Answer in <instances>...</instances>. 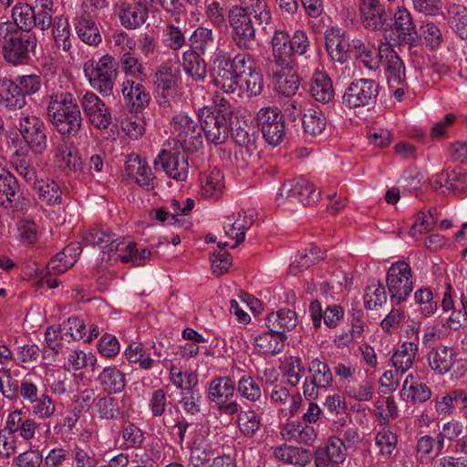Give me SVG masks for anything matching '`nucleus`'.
I'll use <instances>...</instances> for the list:
<instances>
[{
    "label": "nucleus",
    "instance_id": "nucleus-31",
    "mask_svg": "<svg viewBox=\"0 0 467 467\" xmlns=\"http://www.w3.org/2000/svg\"><path fill=\"white\" fill-rule=\"evenodd\" d=\"M287 337L274 331L264 332L254 338V347L265 356H275L282 352Z\"/></svg>",
    "mask_w": 467,
    "mask_h": 467
},
{
    "label": "nucleus",
    "instance_id": "nucleus-52",
    "mask_svg": "<svg viewBox=\"0 0 467 467\" xmlns=\"http://www.w3.org/2000/svg\"><path fill=\"white\" fill-rule=\"evenodd\" d=\"M238 394L251 402L261 400L262 390L259 382L251 376L244 375L240 378L236 387Z\"/></svg>",
    "mask_w": 467,
    "mask_h": 467
},
{
    "label": "nucleus",
    "instance_id": "nucleus-33",
    "mask_svg": "<svg viewBox=\"0 0 467 467\" xmlns=\"http://www.w3.org/2000/svg\"><path fill=\"white\" fill-rule=\"evenodd\" d=\"M419 347L414 342L402 343L391 357L392 366L396 372L406 373L414 364Z\"/></svg>",
    "mask_w": 467,
    "mask_h": 467
},
{
    "label": "nucleus",
    "instance_id": "nucleus-28",
    "mask_svg": "<svg viewBox=\"0 0 467 467\" xmlns=\"http://www.w3.org/2000/svg\"><path fill=\"white\" fill-rule=\"evenodd\" d=\"M282 439L288 442H296L306 446L312 445L317 433L313 427L301 422H287L280 430Z\"/></svg>",
    "mask_w": 467,
    "mask_h": 467
},
{
    "label": "nucleus",
    "instance_id": "nucleus-18",
    "mask_svg": "<svg viewBox=\"0 0 467 467\" xmlns=\"http://www.w3.org/2000/svg\"><path fill=\"white\" fill-rule=\"evenodd\" d=\"M80 103L89 121L96 128L107 129L111 123V116L105 103L93 92H86Z\"/></svg>",
    "mask_w": 467,
    "mask_h": 467
},
{
    "label": "nucleus",
    "instance_id": "nucleus-59",
    "mask_svg": "<svg viewBox=\"0 0 467 467\" xmlns=\"http://www.w3.org/2000/svg\"><path fill=\"white\" fill-rule=\"evenodd\" d=\"M387 301V294L380 283H375L367 287L364 295L365 306L368 309H375L381 306Z\"/></svg>",
    "mask_w": 467,
    "mask_h": 467
},
{
    "label": "nucleus",
    "instance_id": "nucleus-29",
    "mask_svg": "<svg viewBox=\"0 0 467 467\" xmlns=\"http://www.w3.org/2000/svg\"><path fill=\"white\" fill-rule=\"evenodd\" d=\"M121 93L127 105L135 110L144 109L150 100V93L142 85V81H123Z\"/></svg>",
    "mask_w": 467,
    "mask_h": 467
},
{
    "label": "nucleus",
    "instance_id": "nucleus-38",
    "mask_svg": "<svg viewBox=\"0 0 467 467\" xmlns=\"http://www.w3.org/2000/svg\"><path fill=\"white\" fill-rule=\"evenodd\" d=\"M392 28L403 40H410L416 34V26L410 12L403 5L397 6L393 13Z\"/></svg>",
    "mask_w": 467,
    "mask_h": 467
},
{
    "label": "nucleus",
    "instance_id": "nucleus-57",
    "mask_svg": "<svg viewBox=\"0 0 467 467\" xmlns=\"http://www.w3.org/2000/svg\"><path fill=\"white\" fill-rule=\"evenodd\" d=\"M414 299L419 306V310L424 317H431L437 310L438 304L430 288L418 289L414 294Z\"/></svg>",
    "mask_w": 467,
    "mask_h": 467
},
{
    "label": "nucleus",
    "instance_id": "nucleus-54",
    "mask_svg": "<svg viewBox=\"0 0 467 467\" xmlns=\"http://www.w3.org/2000/svg\"><path fill=\"white\" fill-rule=\"evenodd\" d=\"M254 215V209L248 207L246 209H242L238 213L237 218L234 219L235 227H237V232L235 234V243L232 245V248L237 247L239 244L244 241L245 232L253 224Z\"/></svg>",
    "mask_w": 467,
    "mask_h": 467
},
{
    "label": "nucleus",
    "instance_id": "nucleus-36",
    "mask_svg": "<svg viewBox=\"0 0 467 467\" xmlns=\"http://www.w3.org/2000/svg\"><path fill=\"white\" fill-rule=\"evenodd\" d=\"M352 55L358 59L364 67L370 70L379 68L382 57L379 56V47L378 50L365 45L360 39H353L351 41Z\"/></svg>",
    "mask_w": 467,
    "mask_h": 467
},
{
    "label": "nucleus",
    "instance_id": "nucleus-9",
    "mask_svg": "<svg viewBox=\"0 0 467 467\" xmlns=\"http://www.w3.org/2000/svg\"><path fill=\"white\" fill-rule=\"evenodd\" d=\"M307 372L308 376L303 383V394L308 400H315L320 390H327L332 386L333 374L329 366L319 358L308 363Z\"/></svg>",
    "mask_w": 467,
    "mask_h": 467
},
{
    "label": "nucleus",
    "instance_id": "nucleus-23",
    "mask_svg": "<svg viewBox=\"0 0 467 467\" xmlns=\"http://www.w3.org/2000/svg\"><path fill=\"white\" fill-rule=\"evenodd\" d=\"M431 185L435 191L441 190L442 193L445 191L460 192L467 189V173L461 170L442 171L431 179Z\"/></svg>",
    "mask_w": 467,
    "mask_h": 467
},
{
    "label": "nucleus",
    "instance_id": "nucleus-39",
    "mask_svg": "<svg viewBox=\"0 0 467 467\" xmlns=\"http://www.w3.org/2000/svg\"><path fill=\"white\" fill-rule=\"evenodd\" d=\"M420 188V182L414 177H402L397 187H392L386 192L385 201L389 204H396L401 196L417 195Z\"/></svg>",
    "mask_w": 467,
    "mask_h": 467
},
{
    "label": "nucleus",
    "instance_id": "nucleus-4",
    "mask_svg": "<svg viewBox=\"0 0 467 467\" xmlns=\"http://www.w3.org/2000/svg\"><path fill=\"white\" fill-rule=\"evenodd\" d=\"M413 272L409 263L403 260L393 263L386 275V285L390 300L401 304L413 290Z\"/></svg>",
    "mask_w": 467,
    "mask_h": 467
},
{
    "label": "nucleus",
    "instance_id": "nucleus-20",
    "mask_svg": "<svg viewBox=\"0 0 467 467\" xmlns=\"http://www.w3.org/2000/svg\"><path fill=\"white\" fill-rule=\"evenodd\" d=\"M83 242L91 246H98L103 254L123 251L125 240L116 237L115 234L100 228L90 229L83 234Z\"/></svg>",
    "mask_w": 467,
    "mask_h": 467
},
{
    "label": "nucleus",
    "instance_id": "nucleus-14",
    "mask_svg": "<svg viewBox=\"0 0 467 467\" xmlns=\"http://www.w3.org/2000/svg\"><path fill=\"white\" fill-rule=\"evenodd\" d=\"M213 83L217 88L227 94L234 93L238 88H241L234 67L231 57L223 50L215 54L213 60Z\"/></svg>",
    "mask_w": 467,
    "mask_h": 467
},
{
    "label": "nucleus",
    "instance_id": "nucleus-45",
    "mask_svg": "<svg viewBox=\"0 0 467 467\" xmlns=\"http://www.w3.org/2000/svg\"><path fill=\"white\" fill-rule=\"evenodd\" d=\"M182 66L193 80H203L206 77V65L202 58L193 50L185 51L182 55Z\"/></svg>",
    "mask_w": 467,
    "mask_h": 467
},
{
    "label": "nucleus",
    "instance_id": "nucleus-64",
    "mask_svg": "<svg viewBox=\"0 0 467 467\" xmlns=\"http://www.w3.org/2000/svg\"><path fill=\"white\" fill-rule=\"evenodd\" d=\"M213 455L211 445L194 443L191 449L190 462L193 467H204Z\"/></svg>",
    "mask_w": 467,
    "mask_h": 467
},
{
    "label": "nucleus",
    "instance_id": "nucleus-7",
    "mask_svg": "<svg viewBox=\"0 0 467 467\" xmlns=\"http://www.w3.org/2000/svg\"><path fill=\"white\" fill-rule=\"evenodd\" d=\"M171 127L176 140L174 144L182 149L194 151L202 145L201 128L187 114L180 113L174 116Z\"/></svg>",
    "mask_w": 467,
    "mask_h": 467
},
{
    "label": "nucleus",
    "instance_id": "nucleus-10",
    "mask_svg": "<svg viewBox=\"0 0 467 467\" xmlns=\"http://www.w3.org/2000/svg\"><path fill=\"white\" fill-rule=\"evenodd\" d=\"M379 95V85L373 79L359 78L352 81L343 95V104L349 109L369 106Z\"/></svg>",
    "mask_w": 467,
    "mask_h": 467
},
{
    "label": "nucleus",
    "instance_id": "nucleus-60",
    "mask_svg": "<svg viewBox=\"0 0 467 467\" xmlns=\"http://www.w3.org/2000/svg\"><path fill=\"white\" fill-rule=\"evenodd\" d=\"M420 36L423 37L426 45L431 48H437L441 46L443 38L438 26L432 21H424L420 26Z\"/></svg>",
    "mask_w": 467,
    "mask_h": 467
},
{
    "label": "nucleus",
    "instance_id": "nucleus-21",
    "mask_svg": "<svg viewBox=\"0 0 467 467\" xmlns=\"http://www.w3.org/2000/svg\"><path fill=\"white\" fill-rule=\"evenodd\" d=\"M456 357L455 349L444 345L433 347L426 354L429 367L438 376H444L452 369Z\"/></svg>",
    "mask_w": 467,
    "mask_h": 467
},
{
    "label": "nucleus",
    "instance_id": "nucleus-3",
    "mask_svg": "<svg viewBox=\"0 0 467 467\" xmlns=\"http://www.w3.org/2000/svg\"><path fill=\"white\" fill-rule=\"evenodd\" d=\"M83 70L90 86L102 95L111 94L117 78L115 58L104 55L99 60L89 59L83 65Z\"/></svg>",
    "mask_w": 467,
    "mask_h": 467
},
{
    "label": "nucleus",
    "instance_id": "nucleus-19",
    "mask_svg": "<svg viewBox=\"0 0 467 467\" xmlns=\"http://www.w3.org/2000/svg\"><path fill=\"white\" fill-rule=\"evenodd\" d=\"M29 76L19 77L22 87L10 79H0V103L11 109H21L26 105V95L27 93V78Z\"/></svg>",
    "mask_w": 467,
    "mask_h": 467
},
{
    "label": "nucleus",
    "instance_id": "nucleus-63",
    "mask_svg": "<svg viewBox=\"0 0 467 467\" xmlns=\"http://www.w3.org/2000/svg\"><path fill=\"white\" fill-rule=\"evenodd\" d=\"M397 436L388 429L379 431L376 437L375 442L380 453L385 457H390L397 447Z\"/></svg>",
    "mask_w": 467,
    "mask_h": 467
},
{
    "label": "nucleus",
    "instance_id": "nucleus-51",
    "mask_svg": "<svg viewBox=\"0 0 467 467\" xmlns=\"http://www.w3.org/2000/svg\"><path fill=\"white\" fill-rule=\"evenodd\" d=\"M170 380L179 389L192 390L198 385V375L193 371H182L172 365L170 368Z\"/></svg>",
    "mask_w": 467,
    "mask_h": 467
},
{
    "label": "nucleus",
    "instance_id": "nucleus-32",
    "mask_svg": "<svg viewBox=\"0 0 467 467\" xmlns=\"http://www.w3.org/2000/svg\"><path fill=\"white\" fill-rule=\"evenodd\" d=\"M344 394L351 400L359 402H368L373 399L374 387L367 377L358 376L342 389Z\"/></svg>",
    "mask_w": 467,
    "mask_h": 467
},
{
    "label": "nucleus",
    "instance_id": "nucleus-47",
    "mask_svg": "<svg viewBox=\"0 0 467 467\" xmlns=\"http://www.w3.org/2000/svg\"><path fill=\"white\" fill-rule=\"evenodd\" d=\"M6 428L10 433L19 432L26 441L29 440V415L27 410L16 409L9 414Z\"/></svg>",
    "mask_w": 467,
    "mask_h": 467
},
{
    "label": "nucleus",
    "instance_id": "nucleus-6",
    "mask_svg": "<svg viewBox=\"0 0 467 467\" xmlns=\"http://www.w3.org/2000/svg\"><path fill=\"white\" fill-rule=\"evenodd\" d=\"M256 124L265 141L273 146L280 144L285 135V124L282 111L275 106L259 109Z\"/></svg>",
    "mask_w": 467,
    "mask_h": 467
},
{
    "label": "nucleus",
    "instance_id": "nucleus-30",
    "mask_svg": "<svg viewBox=\"0 0 467 467\" xmlns=\"http://www.w3.org/2000/svg\"><path fill=\"white\" fill-rule=\"evenodd\" d=\"M272 78L275 90L285 97L296 95L299 88V77L293 71V68H287L275 71H266Z\"/></svg>",
    "mask_w": 467,
    "mask_h": 467
},
{
    "label": "nucleus",
    "instance_id": "nucleus-58",
    "mask_svg": "<svg viewBox=\"0 0 467 467\" xmlns=\"http://www.w3.org/2000/svg\"><path fill=\"white\" fill-rule=\"evenodd\" d=\"M94 409L95 413L101 420H113L119 412L118 400L110 396L98 399Z\"/></svg>",
    "mask_w": 467,
    "mask_h": 467
},
{
    "label": "nucleus",
    "instance_id": "nucleus-11",
    "mask_svg": "<svg viewBox=\"0 0 467 467\" xmlns=\"http://www.w3.org/2000/svg\"><path fill=\"white\" fill-rule=\"evenodd\" d=\"M272 55L265 61L266 71L294 68L296 57L289 44V36L282 30H275L272 37Z\"/></svg>",
    "mask_w": 467,
    "mask_h": 467
},
{
    "label": "nucleus",
    "instance_id": "nucleus-40",
    "mask_svg": "<svg viewBox=\"0 0 467 467\" xmlns=\"http://www.w3.org/2000/svg\"><path fill=\"white\" fill-rule=\"evenodd\" d=\"M447 19L451 27L462 39L467 38V8L458 3H448Z\"/></svg>",
    "mask_w": 467,
    "mask_h": 467
},
{
    "label": "nucleus",
    "instance_id": "nucleus-13",
    "mask_svg": "<svg viewBox=\"0 0 467 467\" xmlns=\"http://www.w3.org/2000/svg\"><path fill=\"white\" fill-rule=\"evenodd\" d=\"M201 130L208 141L219 145L226 141L229 125L223 115L215 114L210 107H202L198 111Z\"/></svg>",
    "mask_w": 467,
    "mask_h": 467
},
{
    "label": "nucleus",
    "instance_id": "nucleus-12",
    "mask_svg": "<svg viewBox=\"0 0 467 467\" xmlns=\"http://www.w3.org/2000/svg\"><path fill=\"white\" fill-rule=\"evenodd\" d=\"M235 386L228 377L213 379L209 385L208 399L216 403L218 410L227 415H234L239 410V404L232 400Z\"/></svg>",
    "mask_w": 467,
    "mask_h": 467
},
{
    "label": "nucleus",
    "instance_id": "nucleus-34",
    "mask_svg": "<svg viewBox=\"0 0 467 467\" xmlns=\"http://www.w3.org/2000/svg\"><path fill=\"white\" fill-rule=\"evenodd\" d=\"M78 37L86 44L98 46L101 42L99 30L92 16L87 12L82 13L75 25Z\"/></svg>",
    "mask_w": 467,
    "mask_h": 467
},
{
    "label": "nucleus",
    "instance_id": "nucleus-16",
    "mask_svg": "<svg viewBox=\"0 0 467 467\" xmlns=\"http://www.w3.org/2000/svg\"><path fill=\"white\" fill-rule=\"evenodd\" d=\"M359 18L362 26L369 31H380L388 25V16L380 0H358Z\"/></svg>",
    "mask_w": 467,
    "mask_h": 467
},
{
    "label": "nucleus",
    "instance_id": "nucleus-25",
    "mask_svg": "<svg viewBox=\"0 0 467 467\" xmlns=\"http://www.w3.org/2000/svg\"><path fill=\"white\" fill-rule=\"evenodd\" d=\"M125 169L128 175L139 185L146 189L153 187L154 174L144 159L136 154L129 155L125 161Z\"/></svg>",
    "mask_w": 467,
    "mask_h": 467
},
{
    "label": "nucleus",
    "instance_id": "nucleus-37",
    "mask_svg": "<svg viewBox=\"0 0 467 467\" xmlns=\"http://www.w3.org/2000/svg\"><path fill=\"white\" fill-rule=\"evenodd\" d=\"M117 14L124 27L134 29L145 23L149 10L137 4L135 5H122L119 7Z\"/></svg>",
    "mask_w": 467,
    "mask_h": 467
},
{
    "label": "nucleus",
    "instance_id": "nucleus-53",
    "mask_svg": "<svg viewBox=\"0 0 467 467\" xmlns=\"http://www.w3.org/2000/svg\"><path fill=\"white\" fill-rule=\"evenodd\" d=\"M31 153L41 155L47 147L45 124L37 118L31 119Z\"/></svg>",
    "mask_w": 467,
    "mask_h": 467
},
{
    "label": "nucleus",
    "instance_id": "nucleus-5",
    "mask_svg": "<svg viewBox=\"0 0 467 467\" xmlns=\"http://www.w3.org/2000/svg\"><path fill=\"white\" fill-rule=\"evenodd\" d=\"M188 150H183L174 144L172 147L169 144L163 148L153 164L156 170L163 171L168 176L176 181H185L188 176Z\"/></svg>",
    "mask_w": 467,
    "mask_h": 467
},
{
    "label": "nucleus",
    "instance_id": "nucleus-49",
    "mask_svg": "<svg viewBox=\"0 0 467 467\" xmlns=\"http://www.w3.org/2000/svg\"><path fill=\"white\" fill-rule=\"evenodd\" d=\"M109 47L112 52L121 56L132 54L136 47V41L126 32L117 30L109 38Z\"/></svg>",
    "mask_w": 467,
    "mask_h": 467
},
{
    "label": "nucleus",
    "instance_id": "nucleus-26",
    "mask_svg": "<svg viewBox=\"0 0 467 467\" xmlns=\"http://www.w3.org/2000/svg\"><path fill=\"white\" fill-rule=\"evenodd\" d=\"M224 190V177L217 168H210L201 178V194L206 200L217 202Z\"/></svg>",
    "mask_w": 467,
    "mask_h": 467
},
{
    "label": "nucleus",
    "instance_id": "nucleus-41",
    "mask_svg": "<svg viewBox=\"0 0 467 467\" xmlns=\"http://www.w3.org/2000/svg\"><path fill=\"white\" fill-rule=\"evenodd\" d=\"M102 389L111 394L121 392L126 386L125 375L116 367H106L99 375Z\"/></svg>",
    "mask_w": 467,
    "mask_h": 467
},
{
    "label": "nucleus",
    "instance_id": "nucleus-44",
    "mask_svg": "<svg viewBox=\"0 0 467 467\" xmlns=\"http://www.w3.org/2000/svg\"><path fill=\"white\" fill-rule=\"evenodd\" d=\"M431 391L426 384L416 381L411 374L407 376L401 389V396L404 400L424 402L431 398Z\"/></svg>",
    "mask_w": 467,
    "mask_h": 467
},
{
    "label": "nucleus",
    "instance_id": "nucleus-24",
    "mask_svg": "<svg viewBox=\"0 0 467 467\" xmlns=\"http://www.w3.org/2000/svg\"><path fill=\"white\" fill-rule=\"evenodd\" d=\"M326 47L330 57L337 62L344 63L352 54L351 42L338 28H331L326 32Z\"/></svg>",
    "mask_w": 467,
    "mask_h": 467
},
{
    "label": "nucleus",
    "instance_id": "nucleus-17",
    "mask_svg": "<svg viewBox=\"0 0 467 467\" xmlns=\"http://www.w3.org/2000/svg\"><path fill=\"white\" fill-rule=\"evenodd\" d=\"M379 56L383 57L381 63L389 86L401 85L406 78L405 66L390 44L379 45Z\"/></svg>",
    "mask_w": 467,
    "mask_h": 467
},
{
    "label": "nucleus",
    "instance_id": "nucleus-8",
    "mask_svg": "<svg viewBox=\"0 0 467 467\" xmlns=\"http://www.w3.org/2000/svg\"><path fill=\"white\" fill-rule=\"evenodd\" d=\"M228 17L236 46L242 49H253L255 46V29L249 14L240 5H234L229 11Z\"/></svg>",
    "mask_w": 467,
    "mask_h": 467
},
{
    "label": "nucleus",
    "instance_id": "nucleus-22",
    "mask_svg": "<svg viewBox=\"0 0 467 467\" xmlns=\"http://www.w3.org/2000/svg\"><path fill=\"white\" fill-rule=\"evenodd\" d=\"M309 314L316 328L320 327L322 320L330 328L336 327L344 317V309L338 305L327 306L324 311L317 299L312 300L309 305Z\"/></svg>",
    "mask_w": 467,
    "mask_h": 467
},
{
    "label": "nucleus",
    "instance_id": "nucleus-35",
    "mask_svg": "<svg viewBox=\"0 0 467 467\" xmlns=\"http://www.w3.org/2000/svg\"><path fill=\"white\" fill-rule=\"evenodd\" d=\"M297 324L296 314L287 308L269 314L265 319V325L270 331L285 334V331L292 330Z\"/></svg>",
    "mask_w": 467,
    "mask_h": 467
},
{
    "label": "nucleus",
    "instance_id": "nucleus-1",
    "mask_svg": "<svg viewBox=\"0 0 467 467\" xmlns=\"http://www.w3.org/2000/svg\"><path fill=\"white\" fill-rule=\"evenodd\" d=\"M47 114L58 132L75 134L82 125V117L74 96L61 92L50 97Z\"/></svg>",
    "mask_w": 467,
    "mask_h": 467
},
{
    "label": "nucleus",
    "instance_id": "nucleus-15",
    "mask_svg": "<svg viewBox=\"0 0 467 467\" xmlns=\"http://www.w3.org/2000/svg\"><path fill=\"white\" fill-rule=\"evenodd\" d=\"M53 161L65 174L78 172L82 170V160L74 142L61 140L54 148Z\"/></svg>",
    "mask_w": 467,
    "mask_h": 467
},
{
    "label": "nucleus",
    "instance_id": "nucleus-43",
    "mask_svg": "<svg viewBox=\"0 0 467 467\" xmlns=\"http://www.w3.org/2000/svg\"><path fill=\"white\" fill-rule=\"evenodd\" d=\"M310 92L312 97L321 103H328L333 99L334 88L326 73L316 72L313 75Z\"/></svg>",
    "mask_w": 467,
    "mask_h": 467
},
{
    "label": "nucleus",
    "instance_id": "nucleus-48",
    "mask_svg": "<svg viewBox=\"0 0 467 467\" xmlns=\"http://www.w3.org/2000/svg\"><path fill=\"white\" fill-rule=\"evenodd\" d=\"M244 12L254 15L259 24L268 25L272 20V15L265 0H241Z\"/></svg>",
    "mask_w": 467,
    "mask_h": 467
},
{
    "label": "nucleus",
    "instance_id": "nucleus-50",
    "mask_svg": "<svg viewBox=\"0 0 467 467\" xmlns=\"http://www.w3.org/2000/svg\"><path fill=\"white\" fill-rule=\"evenodd\" d=\"M35 191L38 195V201L47 204L61 202L60 190L54 181L36 180L34 186Z\"/></svg>",
    "mask_w": 467,
    "mask_h": 467
},
{
    "label": "nucleus",
    "instance_id": "nucleus-46",
    "mask_svg": "<svg viewBox=\"0 0 467 467\" xmlns=\"http://www.w3.org/2000/svg\"><path fill=\"white\" fill-rule=\"evenodd\" d=\"M121 70L125 75L124 81H144L146 78L145 67L133 54L120 57Z\"/></svg>",
    "mask_w": 467,
    "mask_h": 467
},
{
    "label": "nucleus",
    "instance_id": "nucleus-62",
    "mask_svg": "<svg viewBox=\"0 0 467 467\" xmlns=\"http://www.w3.org/2000/svg\"><path fill=\"white\" fill-rule=\"evenodd\" d=\"M240 82H242L240 88H244L250 97L257 96L262 92L264 79L262 74L256 68L241 78Z\"/></svg>",
    "mask_w": 467,
    "mask_h": 467
},
{
    "label": "nucleus",
    "instance_id": "nucleus-27",
    "mask_svg": "<svg viewBox=\"0 0 467 467\" xmlns=\"http://www.w3.org/2000/svg\"><path fill=\"white\" fill-rule=\"evenodd\" d=\"M274 456L285 464L306 467L312 462L313 456L309 450L282 444L274 449Z\"/></svg>",
    "mask_w": 467,
    "mask_h": 467
},
{
    "label": "nucleus",
    "instance_id": "nucleus-55",
    "mask_svg": "<svg viewBox=\"0 0 467 467\" xmlns=\"http://www.w3.org/2000/svg\"><path fill=\"white\" fill-rule=\"evenodd\" d=\"M302 122L305 132L311 136H317L322 133L326 128L324 115L314 109H309L304 113Z\"/></svg>",
    "mask_w": 467,
    "mask_h": 467
},
{
    "label": "nucleus",
    "instance_id": "nucleus-61",
    "mask_svg": "<svg viewBox=\"0 0 467 467\" xmlns=\"http://www.w3.org/2000/svg\"><path fill=\"white\" fill-rule=\"evenodd\" d=\"M325 453L327 459H325L332 465L333 463H342L346 460V447L341 439L330 437L327 441Z\"/></svg>",
    "mask_w": 467,
    "mask_h": 467
},
{
    "label": "nucleus",
    "instance_id": "nucleus-42",
    "mask_svg": "<svg viewBox=\"0 0 467 467\" xmlns=\"http://www.w3.org/2000/svg\"><path fill=\"white\" fill-rule=\"evenodd\" d=\"M279 369L283 378L285 379V382L292 387L299 384L306 372L301 358L295 356L287 357L281 361Z\"/></svg>",
    "mask_w": 467,
    "mask_h": 467
},
{
    "label": "nucleus",
    "instance_id": "nucleus-2",
    "mask_svg": "<svg viewBox=\"0 0 467 467\" xmlns=\"http://www.w3.org/2000/svg\"><path fill=\"white\" fill-rule=\"evenodd\" d=\"M81 252L82 248L79 243H70L47 264L46 269L36 268L35 270V278L36 280L31 285L36 288V291L45 286L56 288L58 285L57 280H51L47 278V275L66 272L76 264Z\"/></svg>",
    "mask_w": 467,
    "mask_h": 467
},
{
    "label": "nucleus",
    "instance_id": "nucleus-56",
    "mask_svg": "<svg viewBox=\"0 0 467 467\" xmlns=\"http://www.w3.org/2000/svg\"><path fill=\"white\" fill-rule=\"evenodd\" d=\"M151 252L148 249H142L140 253L136 248V244L130 241L125 243L123 251L118 254V258L122 262H131L133 265L140 266L143 265L145 259L149 258Z\"/></svg>",
    "mask_w": 467,
    "mask_h": 467
}]
</instances>
